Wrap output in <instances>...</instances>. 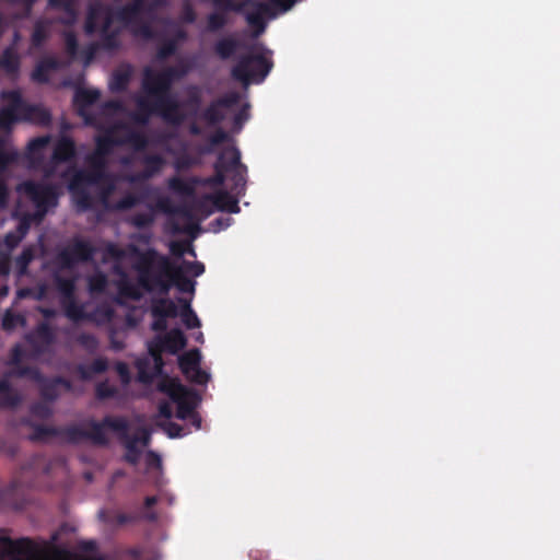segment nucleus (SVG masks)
Listing matches in <instances>:
<instances>
[{"mask_svg":"<svg viewBox=\"0 0 560 560\" xmlns=\"http://www.w3.org/2000/svg\"><path fill=\"white\" fill-rule=\"evenodd\" d=\"M188 73L185 65L168 66L161 71L150 67L143 70L141 88L148 97L138 101L142 108L148 107L168 124L178 126L185 120L182 104L171 93L173 83Z\"/></svg>","mask_w":560,"mask_h":560,"instance_id":"f257e3e1","label":"nucleus"},{"mask_svg":"<svg viewBox=\"0 0 560 560\" xmlns=\"http://www.w3.org/2000/svg\"><path fill=\"white\" fill-rule=\"evenodd\" d=\"M131 253L138 257L133 268L138 273V284L144 291H159L166 295L173 285L183 293L195 291V281L187 278L183 267L175 265L167 256L154 248L141 252L137 246H131Z\"/></svg>","mask_w":560,"mask_h":560,"instance_id":"f03ea898","label":"nucleus"},{"mask_svg":"<svg viewBox=\"0 0 560 560\" xmlns=\"http://www.w3.org/2000/svg\"><path fill=\"white\" fill-rule=\"evenodd\" d=\"M90 428L89 441L96 446L106 447L109 439L105 432L106 429L117 434L118 440L124 445L126 453L124 460L130 465H137L142 454L136 439L129 434L130 424L126 417L122 416H105L101 421L91 419L85 422Z\"/></svg>","mask_w":560,"mask_h":560,"instance_id":"7ed1b4c3","label":"nucleus"},{"mask_svg":"<svg viewBox=\"0 0 560 560\" xmlns=\"http://www.w3.org/2000/svg\"><path fill=\"white\" fill-rule=\"evenodd\" d=\"M114 10L112 7L95 1L89 4L84 22V33L89 36L100 32L101 47L113 51L120 47V28H112Z\"/></svg>","mask_w":560,"mask_h":560,"instance_id":"20e7f679","label":"nucleus"},{"mask_svg":"<svg viewBox=\"0 0 560 560\" xmlns=\"http://www.w3.org/2000/svg\"><path fill=\"white\" fill-rule=\"evenodd\" d=\"M57 538L54 534L50 542L39 544L27 537L13 540L0 535V560H49L46 553Z\"/></svg>","mask_w":560,"mask_h":560,"instance_id":"39448f33","label":"nucleus"},{"mask_svg":"<svg viewBox=\"0 0 560 560\" xmlns=\"http://www.w3.org/2000/svg\"><path fill=\"white\" fill-rule=\"evenodd\" d=\"M272 67V60L264 54L247 52L238 58L236 65L231 70V75L244 86L260 84L265 81Z\"/></svg>","mask_w":560,"mask_h":560,"instance_id":"423d86ee","label":"nucleus"},{"mask_svg":"<svg viewBox=\"0 0 560 560\" xmlns=\"http://www.w3.org/2000/svg\"><path fill=\"white\" fill-rule=\"evenodd\" d=\"M18 191L24 194L35 206V215L40 220L47 212L58 206L60 197L59 187L55 184H45L32 179L24 180L18 186Z\"/></svg>","mask_w":560,"mask_h":560,"instance_id":"0eeeda50","label":"nucleus"},{"mask_svg":"<svg viewBox=\"0 0 560 560\" xmlns=\"http://www.w3.org/2000/svg\"><path fill=\"white\" fill-rule=\"evenodd\" d=\"M229 12L242 13L247 24L254 30V36L258 37L266 30L265 15L271 14L268 3L257 0L233 1Z\"/></svg>","mask_w":560,"mask_h":560,"instance_id":"6e6552de","label":"nucleus"},{"mask_svg":"<svg viewBox=\"0 0 560 560\" xmlns=\"http://www.w3.org/2000/svg\"><path fill=\"white\" fill-rule=\"evenodd\" d=\"M159 390L166 394L177 405L176 417L189 419L195 413L194 394L175 380H164L159 384Z\"/></svg>","mask_w":560,"mask_h":560,"instance_id":"1a4fd4ad","label":"nucleus"},{"mask_svg":"<svg viewBox=\"0 0 560 560\" xmlns=\"http://www.w3.org/2000/svg\"><path fill=\"white\" fill-rule=\"evenodd\" d=\"M103 183L88 170H75L69 179L68 189L74 202L81 210H89L93 207V198L89 191L90 186Z\"/></svg>","mask_w":560,"mask_h":560,"instance_id":"9d476101","label":"nucleus"},{"mask_svg":"<svg viewBox=\"0 0 560 560\" xmlns=\"http://www.w3.org/2000/svg\"><path fill=\"white\" fill-rule=\"evenodd\" d=\"M90 428L88 430L79 424H69L62 428H56L45 424H36L33 428L31 439L33 441H45L49 438L59 436L68 443L78 444L82 441H89Z\"/></svg>","mask_w":560,"mask_h":560,"instance_id":"9b49d317","label":"nucleus"},{"mask_svg":"<svg viewBox=\"0 0 560 560\" xmlns=\"http://www.w3.org/2000/svg\"><path fill=\"white\" fill-rule=\"evenodd\" d=\"M96 248L88 241L74 238L72 243L59 252L57 259L63 269H71L78 262L93 260Z\"/></svg>","mask_w":560,"mask_h":560,"instance_id":"f8f14e48","label":"nucleus"},{"mask_svg":"<svg viewBox=\"0 0 560 560\" xmlns=\"http://www.w3.org/2000/svg\"><path fill=\"white\" fill-rule=\"evenodd\" d=\"M241 165V153L236 148H226L219 155L213 165L214 174L202 180L207 186H222L225 182V174Z\"/></svg>","mask_w":560,"mask_h":560,"instance_id":"ddd939ff","label":"nucleus"},{"mask_svg":"<svg viewBox=\"0 0 560 560\" xmlns=\"http://www.w3.org/2000/svg\"><path fill=\"white\" fill-rule=\"evenodd\" d=\"M37 383L40 397L48 402L56 401L62 393H69L73 389L71 381L62 376L45 377L40 375Z\"/></svg>","mask_w":560,"mask_h":560,"instance_id":"4468645a","label":"nucleus"},{"mask_svg":"<svg viewBox=\"0 0 560 560\" xmlns=\"http://www.w3.org/2000/svg\"><path fill=\"white\" fill-rule=\"evenodd\" d=\"M56 340L55 330L46 322L39 323L26 335L27 343L37 353H44Z\"/></svg>","mask_w":560,"mask_h":560,"instance_id":"2eb2a0df","label":"nucleus"},{"mask_svg":"<svg viewBox=\"0 0 560 560\" xmlns=\"http://www.w3.org/2000/svg\"><path fill=\"white\" fill-rule=\"evenodd\" d=\"M234 0H217L214 10L206 16V32L219 33L229 25V10Z\"/></svg>","mask_w":560,"mask_h":560,"instance_id":"dca6fc26","label":"nucleus"},{"mask_svg":"<svg viewBox=\"0 0 560 560\" xmlns=\"http://www.w3.org/2000/svg\"><path fill=\"white\" fill-rule=\"evenodd\" d=\"M2 98L10 104L0 109V129L8 130L18 120L16 112L22 107V96L18 91L2 92Z\"/></svg>","mask_w":560,"mask_h":560,"instance_id":"f3484780","label":"nucleus"},{"mask_svg":"<svg viewBox=\"0 0 560 560\" xmlns=\"http://www.w3.org/2000/svg\"><path fill=\"white\" fill-rule=\"evenodd\" d=\"M151 342L164 352L176 354L186 347L187 338L179 328H173L163 336H156Z\"/></svg>","mask_w":560,"mask_h":560,"instance_id":"a211bd4d","label":"nucleus"},{"mask_svg":"<svg viewBox=\"0 0 560 560\" xmlns=\"http://www.w3.org/2000/svg\"><path fill=\"white\" fill-rule=\"evenodd\" d=\"M63 67L62 62L54 57L47 56L38 60L31 73V79L35 83L47 84L50 81V73Z\"/></svg>","mask_w":560,"mask_h":560,"instance_id":"6ab92c4d","label":"nucleus"},{"mask_svg":"<svg viewBox=\"0 0 560 560\" xmlns=\"http://www.w3.org/2000/svg\"><path fill=\"white\" fill-rule=\"evenodd\" d=\"M51 164H62L73 161L77 158L74 140L69 136H61L54 144Z\"/></svg>","mask_w":560,"mask_h":560,"instance_id":"aec40b11","label":"nucleus"},{"mask_svg":"<svg viewBox=\"0 0 560 560\" xmlns=\"http://www.w3.org/2000/svg\"><path fill=\"white\" fill-rule=\"evenodd\" d=\"M121 126H113L107 128L104 133L95 138V151L103 155H110L116 147H121L120 137L115 135L116 130Z\"/></svg>","mask_w":560,"mask_h":560,"instance_id":"412c9836","label":"nucleus"},{"mask_svg":"<svg viewBox=\"0 0 560 560\" xmlns=\"http://www.w3.org/2000/svg\"><path fill=\"white\" fill-rule=\"evenodd\" d=\"M22 402L21 394L11 385L7 376L0 380V409L12 410Z\"/></svg>","mask_w":560,"mask_h":560,"instance_id":"4be33fe9","label":"nucleus"},{"mask_svg":"<svg viewBox=\"0 0 560 560\" xmlns=\"http://www.w3.org/2000/svg\"><path fill=\"white\" fill-rule=\"evenodd\" d=\"M50 136H40L32 139L25 152L30 167H37L44 161L43 150L49 144Z\"/></svg>","mask_w":560,"mask_h":560,"instance_id":"5701e85b","label":"nucleus"},{"mask_svg":"<svg viewBox=\"0 0 560 560\" xmlns=\"http://www.w3.org/2000/svg\"><path fill=\"white\" fill-rule=\"evenodd\" d=\"M148 351H149V354L151 355L152 360H153V372L152 373H148L142 364L140 363L139 364V380L141 382H150L152 381L153 376H156V375H161L162 372H163V368H164V360H163V353L164 351L159 348L156 345H154L153 342H149L148 345Z\"/></svg>","mask_w":560,"mask_h":560,"instance_id":"b1692460","label":"nucleus"},{"mask_svg":"<svg viewBox=\"0 0 560 560\" xmlns=\"http://www.w3.org/2000/svg\"><path fill=\"white\" fill-rule=\"evenodd\" d=\"M144 168L141 173L132 175L130 182L148 179L158 174L165 165V160L160 154H147L143 160Z\"/></svg>","mask_w":560,"mask_h":560,"instance_id":"393cba45","label":"nucleus"},{"mask_svg":"<svg viewBox=\"0 0 560 560\" xmlns=\"http://www.w3.org/2000/svg\"><path fill=\"white\" fill-rule=\"evenodd\" d=\"M151 315L152 317L175 318L178 316V307L171 299H155L151 304Z\"/></svg>","mask_w":560,"mask_h":560,"instance_id":"a878e982","label":"nucleus"},{"mask_svg":"<svg viewBox=\"0 0 560 560\" xmlns=\"http://www.w3.org/2000/svg\"><path fill=\"white\" fill-rule=\"evenodd\" d=\"M0 68L11 77H16L21 68V58L19 54L12 48L8 47L0 56Z\"/></svg>","mask_w":560,"mask_h":560,"instance_id":"bb28decb","label":"nucleus"},{"mask_svg":"<svg viewBox=\"0 0 560 560\" xmlns=\"http://www.w3.org/2000/svg\"><path fill=\"white\" fill-rule=\"evenodd\" d=\"M240 46L241 44L236 38L225 36L214 43L213 51L221 60H228L235 55Z\"/></svg>","mask_w":560,"mask_h":560,"instance_id":"cd10ccee","label":"nucleus"},{"mask_svg":"<svg viewBox=\"0 0 560 560\" xmlns=\"http://www.w3.org/2000/svg\"><path fill=\"white\" fill-rule=\"evenodd\" d=\"M101 96L98 90L78 89L74 93L73 102L78 107L79 114L84 116V110L95 104Z\"/></svg>","mask_w":560,"mask_h":560,"instance_id":"c85d7f7f","label":"nucleus"},{"mask_svg":"<svg viewBox=\"0 0 560 560\" xmlns=\"http://www.w3.org/2000/svg\"><path fill=\"white\" fill-rule=\"evenodd\" d=\"M107 158L108 156L95 150L86 156V163L89 164L88 171L92 174H96V177L103 183L105 179H108V174L106 173Z\"/></svg>","mask_w":560,"mask_h":560,"instance_id":"c756f323","label":"nucleus"},{"mask_svg":"<svg viewBox=\"0 0 560 560\" xmlns=\"http://www.w3.org/2000/svg\"><path fill=\"white\" fill-rule=\"evenodd\" d=\"M201 354L198 349H191L178 358V366L185 376H189L190 372L200 365Z\"/></svg>","mask_w":560,"mask_h":560,"instance_id":"7c9ffc66","label":"nucleus"},{"mask_svg":"<svg viewBox=\"0 0 560 560\" xmlns=\"http://www.w3.org/2000/svg\"><path fill=\"white\" fill-rule=\"evenodd\" d=\"M214 207L219 211H225L229 213L240 212L238 200L225 190L214 194Z\"/></svg>","mask_w":560,"mask_h":560,"instance_id":"2f4dec72","label":"nucleus"},{"mask_svg":"<svg viewBox=\"0 0 560 560\" xmlns=\"http://www.w3.org/2000/svg\"><path fill=\"white\" fill-rule=\"evenodd\" d=\"M75 2L77 0H48V7L51 9L62 10L67 15L62 23L71 25L75 22L78 15Z\"/></svg>","mask_w":560,"mask_h":560,"instance_id":"473e14b6","label":"nucleus"},{"mask_svg":"<svg viewBox=\"0 0 560 560\" xmlns=\"http://www.w3.org/2000/svg\"><path fill=\"white\" fill-rule=\"evenodd\" d=\"M199 184L198 178H191L190 180L183 179L174 176L168 180V187L176 194L183 196H192L195 194V186Z\"/></svg>","mask_w":560,"mask_h":560,"instance_id":"72a5a7b5","label":"nucleus"},{"mask_svg":"<svg viewBox=\"0 0 560 560\" xmlns=\"http://www.w3.org/2000/svg\"><path fill=\"white\" fill-rule=\"evenodd\" d=\"M122 145H131L136 152L144 151L149 145V139L139 131L130 130L124 137H120Z\"/></svg>","mask_w":560,"mask_h":560,"instance_id":"f704fd0d","label":"nucleus"},{"mask_svg":"<svg viewBox=\"0 0 560 560\" xmlns=\"http://www.w3.org/2000/svg\"><path fill=\"white\" fill-rule=\"evenodd\" d=\"M201 118L210 126L220 125L225 119V114L221 106L212 101L201 113Z\"/></svg>","mask_w":560,"mask_h":560,"instance_id":"c9c22d12","label":"nucleus"},{"mask_svg":"<svg viewBox=\"0 0 560 560\" xmlns=\"http://www.w3.org/2000/svg\"><path fill=\"white\" fill-rule=\"evenodd\" d=\"M131 79V69L116 70L110 79L109 89L112 92L121 93L127 90Z\"/></svg>","mask_w":560,"mask_h":560,"instance_id":"e433bc0d","label":"nucleus"},{"mask_svg":"<svg viewBox=\"0 0 560 560\" xmlns=\"http://www.w3.org/2000/svg\"><path fill=\"white\" fill-rule=\"evenodd\" d=\"M179 303L182 304V310L178 312V315L182 318L183 324L187 329H194L200 327L201 323L190 306V303L184 299H179Z\"/></svg>","mask_w":560,"mask_h":560,"instance_id":"4c0bfd02","label":"nucleus"},{"mask_svg":"<svg viewBox=\"0 0 560 560\" xmlns=\"http://www.w3.org/2000/svg\"><path fill=\"white\" fill-rule=\"evenodd\" d=\"M20 153L16 150H7L5 140L0 137V174L7 168L19 162Z\"/></svg>","mask_w":560,"mask_h":560,"instance_id":"58836bf2","label":"nucleus"},{"mask_svg":"<svg viewBox=\"0 0 560 560\" xmlns=\"http://www.w3.org/2000/svg\"><path fill=\"white\" fill-rule=\"evenodd\" d=\"M25 112L27 119L34 120L39 125L47 126L51 121L50 113L42 106L30 105L25 108Z\"/></svg>","mask_w":560,"mask_h":560,"instance_id":"ea45409f","label":"nucleus"},{"mask_svg":"<svg viewBox=\"0 0 560 560\" xmlns=\"http://www.w3.org/2000/svg\"><path fill=\"white\" fill-rule=\"evenodd\" d=\"M144 201V197L142 195H136V194H127L122 198H120L118 201L114 203L112 209L116 211H126L135 208L136 206L142 203Z\"/></svg>","mask_w":560,"mask_h":560,"instance_id":"a19ab883","label":"nucleus"},{"mask_svg":"<svg viewBox=\"0 0 560 560\" xmlns=\"http://www.w3.org/2000/svg\"><path fill=\"white\" fill-rule=\"evenodd\" d=\"M118 292L121 296L133 301H139L142 296L140 289L128 279H122L118 283Z\"/></svg>","mask_w":560,"mask_h":560,"instance_id":"79ce46f5","label":"nucleus"},{"mask_svg":"<svg viewBox=\"0 0 560 560\" xmlns=\"http://www.w3.org/2000/svg\"><path fill=\"white\" fill-rule=\"evenodd\" d=\"M63 307L66 316L73 322H80L86 318L83 306L78 304L74 299L68 300L63 304Z\"/></svg>","mask_w":560,"mask_h":560,"instance_id":"37998d69","label":"nucleus"},{"mask_svg":"<svg viewBox=\"0 0 560 560\" xmlns=\"http://www.w3.org/2000/svg\"><path fill=\"white\" fill-rule=\"evenodd\" d=\"M35 257V250L32 246L25 247L22 253L16 257V267L20 276L27 272L30 264Z\"/></svg>","mask_w":560,"mask_h":560,"instance_id":"c03bdc74","label":"nucleus"},{"mask_svg":"<svg viewBox=\"0 0 560 560\" xmlns=\"http://www.w3.org/2000/svg\"><path fill=\"white\" fill-rule=\"evenodd\" d=\"M4 376H7L8 380L11 376L30 377L37 382V380H39L40 373L36 368L16 364V366L9 371Z\"/></svg>","mask_w":560,"mask_h":560,"instance_id":"a18cd8bd","label":"nucleus"},{"mask_svg":"<svg viewBox=\"0 0 560 560\" xmlns=\"http://www.w3.org/2000/svg\"><path fill=\"white\" fill-rule=\"evenodd\" d=\"M196 210L200 214H202L205 218L209 217L213 213L215 209L214 207V194H207L202 196L197 202H196Z\"/></svg>","mask_w":560,"mask_h":560,"instance_id":"49530a36","label":"nucleus"},{"mask_svg":"<svg viewBox=\"0 0 560 560\" xmlns=\"http://www.w3.org/2000/svg\"><path fill=\"white\" fill-rule=\"evenodd\" d=\"M135 7H129L128 4L119 8L117 11H114V21L118 20L125 25L133 23L139 15L135 12Z\"/></svg>","mask_w":560,"mask_h":560,"instance_id":"de8ad7c7","label":"nucleus"},{"mask_svg":"<svg viewBox=\"0 0 560 560\" xmlns=\"http://www.w3.org/2000/svg\"><path fill=\"white\" fill-rule=\"evenodd\" d=\"M229 140V135L222 128H218L208 139L207 145L203 148V153H212L214 148Z\"/></svg>","mask_w":560,"mask_h":560,"instance_id":"09e8293b","label":"nucleus"},{"mask_svg":"<svg viewBox=\"0 0 560 560\" xmlns=\"http://www.w3.org/2000/svg\"><path fill=\"white\" fill-rule=\"evenodd\" d=\"M177 50L176 39H166L158 48L156 58L159 60H165L171 56L175 55Z\"/></svg>","mask_w":560,"mask_h":560,"instance_id":"8fccbe9b","label":"nucleus"},{"mask_svg":"<svg viewBox=\"0 0 560 560\" xmlns=\"http://www.w3.org/2000/svg\"><path fill=\"white\" fill-rule=\"evenodd\" d=\"M117 388L110 385L107 381L100 382L95 387V395L100 400L113 398L117 395Z\"/></svg>","mask_w":560,"mask_h":560,"instance_id":"3c124183","label":"nucleus"},{"mask_svg":"<svg viewBox=\"0 0 560 560\" xmlns=\"http://www.w3.org/2000/svg\"><path fill=\"white\" fill-rule=\"evenodd\" d=\"M50 402L44 400L35 402L31 406V413L39 419H48L52 416V409L49 406Z\"/></svg>","mask_w":560,"mask_h":560,"instance_id":"603ef678","label":"nucleus"},{"mask_svg":"<svg viewBox=\"0 0 560 560\" xmlns=\"http://www.w3.org/2000/svg\"><path fill=\"white\" fill-rule=\"evenodd\" d=\"M47 37L48 33L46 26L42 22H37L31 37L32 46L36 48L40 47Z\"/></svg>","mask_w":560,"mask_h":560,"instance_id":"864d4df0","label":"nucleus"},{"mask_svg":"<svg viewBox=\"0 0 560 560\" xmlns=\"http://www.w3.org/2000/svg\"><path fill=\"white\" fill-rule=\"evenodd\" d=\"M153 221L154 217L152 212H138L130 218V223L138 229L148 228Z\"/></svg>","mask_w":560,"mask_h":560,"instance_id":"5fc2aeb1","label":"nucleus"},{"mask_svg":"<svg viewBox=\"0 0 560 560\" xmlns=\"http://www.w3.org/2000/svg\"><path fill=\"white\" fill-rule=\"evenodd\" d=\"M197 13L192 7V4L188 1H186L182 5V10L179 13V20L184 24H192L196 22Z\"/></svg>","mask_w":560,"mask_h":560,"instance_id":"6e6d98bb","label":"nucleus"},{"mask_svg":"<svg viewBox=\"0 0 560 560\" xmlns=\"http://www.w3.org/2000/svg\"><path fill=\"white\" fill-rule=\"evenodd\" d=\"M65 46L67 54L74 58L79 50V43L73 32H68L65 34Z\"/></svg>","mask_w":560,"mask_h":560,"instance_id":"4d7b16f0","label":"nucleus"},{"mask_svg":"<svg viewBox=\"0 0 560 560\" xmlns=\"http://www.w3.org/2000/svg\"><path fill=\"white\" fill-rule=\"evenodd\" d=\"M240 98H241V96L237 92H230V93H226L225 95L217 98L215 102L223 109V108H231V107L235 106L236 104H238Z\"/></svg>","mask_w":560,"mask_h":560,"instance_id":"13d9d810","label":"nucleus"},{"mask_svg":"<svg viewBox=\"0 0 560 560\" xmlns=\"http://www.w3.org/2000/svg\"><path fill=\"white\" fill-rule=\"evenodd\" d=\"M78 342L85 349L93 351L97 348L98 341L92 334L82 332L77 338Z\"/></svg>","mask_w":560,"mask_h":560,"instance_id":"bf43d9fd","label":"nucleus"},{"mask_svg":"<svg viewBox=\"0 0 560 560\" xmlns=\"http://www.w3.org/2000/svg\"><path fill=\"white\" fill-rule=\"evenodd\" d=\"M20 322H23V318L20 315L14 314L11 311H7L2 317V328L4 330H11L15 328Z\"/></svg>","mask_w":560,"mask_h":560,"instance_id":"052dcab7","label":"nucleus"},{"mask_svg":"<svg viewBox=\"0 0 560 560\" xmlns=\"http://www.w3.org/2000/svg\"><path fill=\"white\" fill-rule=\"evenodd\" d=\"M190 382L198 384V385H205L208 383L210 375L200 369V365L196 368V370L190 372L189 376H186Z\"/></svg>","mask_w":560,"mask_h":560,"instance_id":"680f3d73","label":"nucleus"},{"mask_svg":"<svg viewBox=\"0 0 560 560\" xmlns=\"http://www.w3.org/2000/svg\"><path fill=\"white\" fill-rule=\"evenodd\" d=\"M138 516L136 514H127V513H115L110 518H106V522L116 523L117 525H125L128 523L136 522Z\"/></svg>","mask_w":560,"mask_h":560,"instance_id":"e2e57ef3","label":"nucleus"},{"mask_svg":"<svg viewBox=\"0 0 560 560\" xmlns=\"http://www.w3.org/2000/svg\"><path fill=\"white\" fill-rule=\"evenodd\" d=\"M231 172H234L233 180H234L235 187L236 188L238 186L244 187L246 184V173H247L246 165L241 163V165L234 167Z\"/></svg>","mask_w":560,"mask_h":560,"instance_id":"0e129e2a","label":"nucleus"},{"mask_svg":"<svg viewBox=\"0 0 560 560\" xmlns=\"http://www.w3.org/2000/svg\"><path fill=\"white\" fill-rule=\"evenodd\" d=\"M131 438L136 439L138 444L147 447L151 443V431L145 427H141L138 429L136 434L131 435Z\"/></svg>","mask_w":560,"mask_h":560,"instance_id":"69168bd1","label":"nucleus"},{"mask_svg":"<svg viewBox=\"0 0 560 560\" xmlns=\"http://www.w3.org/2000/svg\"><path fill=\"white\" fill-rule=\"evenodd\" d=\"M183 267L194 277H199L205 272V265L200 261H187L184 260Z\"/></svg>","mask_w":560,"mask_h":560,"instance_id":"338daca9","label":"nucleus"},{"mask_svg":"<svg viewBox=\"0 0 560 560\" xmlns=\"http://www.w3.org/2000/svg\"><path fill=\"white\" fill-rule=\"evenodd\" d=\"M163 429L171 439L182 438L184 435V428L176 422H167L164 424Z\"/></svg>","mask_w":560,"mask_h":560,"instance_id":"774afa93","label":"nucleus"}]
</instances>
